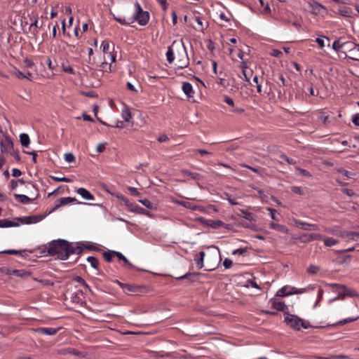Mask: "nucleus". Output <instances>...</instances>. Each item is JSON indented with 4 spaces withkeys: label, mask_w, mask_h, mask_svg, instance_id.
Returning <instances> with one entry per match:
<instances>
[{
    "label": "nucleus",
    "mask_w": 359,
    "mask_h": 359,
    "mask_svg": "<svg viewBox=\"0 0 359 359\" xmlns=\"http://www.w3.org/2000/svg\"><path fill=\"white\" fill-rule=\"evenodd\" d=\"M84 248L93 249L92 246H84L79 243H69L66 240L57 239L41 248V252L46 256H57L61 260H66L71 255H79Z\"/></svg>",
    "instance_id": "obj_1"
},
{
    "label": "nucleus",
    "mask_w": 359,
    "mask_h": 359,
    "mask_svg": "<svg viewBox=\"0 0 359 359\" xmlns=\"http://www.w3.org/2000/svg\"><path fill=\"white\" fill-rule=\"evenodd\" d=\"M285 323L294 330L297 331L300 330L302 327L307 329L309 325H307L304 320L296 315L285 313Z\"/></svg>",
    "instance_id": "obj_2"
},
{
    "label": "nucleus",
    "mask_w": 359,
    "mask_h": 359,
    "mask_svg": "<svg viewBox=\"0 0 359 359\" xmlns=\"http://www.w3.org/2000/svg\"><path fill=\"white\" fill-rule=\"evenodd\" d=\"M149 13L144 11L138 2L135 4V13L132 20H136L140 25H146L149 20Z\"/></svg>",
    "instance_id": "obj_3"
},
{
    "label": "nucleus",
    "mask_w": 359,
    "mask_h": 359,
    "mask_svg": "<svg viewBox=\"0 0 359 359\" xmlns=\"http://www.w3.org/2000/svg\"><path fill=\"white\" fill-rule=\"evenodd\" d=\"M328 286L332 288L333 292H337L338 295L341 297V300L345 297H353L357 296V292L355 290L346 287L344 285L331 283Z\"/></svg>",
    "instance_id": "obj_4"
},
{
    "label": "nucleus",
    "mask_w": 359,
    "mask_h": 359,
    "mask_svg": "<svg viewBox=\"0 0 359 359\" xmlns=\"http://www.w3.org/2000/svg\"><path fill=\"white\" fill-rule=\"evenodd\" d=\"M0 149L2 153H8L14 157L18 156V154L14 151L13 144L11 139L7 136H4L0 139Z\"/></svg>",
    "instance_id": "obj_5"
},
{
    "label": "nucleus",
    "mask_w": 359,
    "mask_h": 359,
    "mask_svg": "<svg viewBox=\"0 0 359 359\" xmlns=\"http://www.w3.org/2000/svg\"><path fill=\"white\" fill-rule=\"evenodd\" d=\"M28 184L30 185L32 187V188L34 189L35 191V193L34 194L33 198H31L29 196L24 195V194H14V197H15V200L22 204L29 203L30 202H32L34 199H36L39 195V189L36 185H34L32 183H29Z\"/></svg>",
    "instance_id": "obj_6"
},
{
    "label": "nucleus",
    "mask_w": 359,
    "mask_h": 359,
    "mask_svg": "<svg viewBox=\"0 0 359 359\" xmlns=\"http://www.w3.org/2000/svg\"><path fill=\"white\" fill-rule=\"evenodd\" d=\"M115 283H116L118 285H119L123 292L127 294H133L136 293L141 292L142 287L140 286H137L135 285H131L128 283H123L120 282L118 280H115L114 281Z\"/></svg>",
    "instance_id": "obj_7"
},
{
    "label": "nucleus",
    "mask_w": 359,
    "mask_h": 359,
    "mask_svg": "<svg viewBox=\"0 0 359 359\" xmlns=\"http://www.w3.org/2000/svg\"><path fill=\"white\" fill-rule=\"evenodd\" d=\"M173 47H176V55L178 59H188L187 48L182 41H174Z\"/></svg>",
    "instance_id": "obj_8"
},
{
    "label": "nucleus",
    "mask_w": 359,
    "mask_h": 359,
    "mask_svg": "<svg viewBox=\"0 0 359 359\" xmlns=\"http://www.w3.org/2000/svg\"><path fill=\"white\" fill-rule=\"evenodd\" d=\"M294 223L297 227L301 228L302 229L305 231H318L320 229L319 226L318 224H309L299 219H294Z\"/></svg>",
    "instance_id": "obj_9"
},
{
    "label": "nucleus",
    "mask_w": 359,
    "mask_h": 359,
    "mask_svg": "<svg viewBox=\"0 0 359 359\" xmlns=\"http://www.w3.org/2000/svg\"><path fill=\"white\" fill-rule=\"evenodd\" d=\"M45 217L46 216L44 215H31L20 218V221L22 223L25 224H36L43 220Z\"/></svg>",
    "instance_id": "obj_10"
},
{
    "label": "nucleus",
    "mask_w": 359,
    "mask_h": 359,
    "mask_svg": "<svg viewBox=\"0 0 359 359\" xmlns=\"http://www.w3.org/2000/svg\"><path fill=\"white\" fill-rule=\"evenodd\" d=\"M352 46V42H341L340 40H335L332 43V48L337 52H341L344 50H348V48H351Z\"/></svg>",
    "instance_id": "obj_11"
},
{
    "label": "nucleus",
    "mask_w": 359,
    "mask_h": 359,
    "mask_svg": "<svg viewBox=\"0 0 359 359\" xmlns=\"http://www.w3.org/2000/svg\"><path fill=\"white\" fill-rule=\"evenodd\" d=\"M117 198L123 201L125 204V205L126 206L127 208V210L130 212H135V213H137V209L139 208V205L134 203H131L129 201L128 199H127L126 198H125L124 196H117Z\"/></svg>",
    "instance_id": "obj_12"
},
{
    "label": "nucleus",
    "mask_w": 359,
    "mask_h": 359,
    "mask_svg": "<svg viewBox=\"0 0 359 359\" xmlns=\"http://www.w3.org/2000/svg\"><path fill=\"white\" fill-rule=\"evenodd\" d=\"M348 55L347 56L353 60L359 61V44L353 43V46L348 49Z\"/></svg>",
    "instance_id": "obj_13"
},
{
    "label": "nucleus",
    "mask_w": 359,
    "mask_h": 359,
    "mask_svg": "<svg viewBox=\"0 0 359 359\" xmlns=\"http://www.w3.org/2000/svg\"><path fill=\"white\" fill-rule=\"evenodd\" d=\"M323 235L320 233H303L300 236V240L304 243L311 242L316 240H321Z\"/></svg>",
    "instance_id": "obj_14"
},
{
    "label": "nucleus",
    "mask_w": 359,
    "mask_h": 359,
    "mask_svg": "<svg viewBox=\"0 0 359 359\" xmlns=\"http://www.w3.org/2000/svg\"><path fill=\"white\" fill-rule=\"evenodd\" d=\"M270 302L271 303L272 308L277 311H284L287 309V305L283 302L274 299H271Z\"/></svg>",
    "instance_id": "obj_15"
},
{
    "label": "nucleus",
    "mask_w": 359,
    "mask_h": 359,
    "mask_svg": "<svg viewBox=\"0 0 359 359\" xmlns=\"http://www.w3.org/2000/svg\"><path fill=\"white\" fill-rule=\"evenodd\" d=\"M0 273H6L8 275H15L16 276H22L24 273L21 270L12 269L5 266L0 268Z\"/></svg>",
    "instance_id": "obj_16"
},
{
    "label": "nucleus",
    "mask_w": 359,
    "mask_h": 359,
    "mask_svg": "<svg viewBox=\"0 0 359 359\" xmlns=\"http://www.w3.org/2000/svg\"><path fill=\"white\" fill-rule=\"evenodd\" d=\"M60 330L59 327L55 328V327H39L37 329V332L39 334H44V335H54L55 334L58 330Z\"/></svg>",
    "instance_id": "obj_17"
},
{
    "label": "nucleus",
    "mask_w": 359,
    "mask_h": 359,
    "mask_svg": "<svg viewBox=\"0 0 359 359\" xmlns=\"http://www.w3.org/2000/svg\"><path fill=\"white\" fill-rule=\"evenodd\" d=\"M201 275L200 273H187L183 276L176 278L177 280L186 279L189 282L193 283L197 280L198 276Z\"/></svg>",
    "instance_id": "obj_18"
},
{
    "label": "nucleus",
    "mask_w": 359,
    "mask_h": 359,
    "mask_svg": "<svg viewBox=\"0 0 359 359\" xmlns=\"http://www.w3.org/2000/svg\"><path fill=\"white\" fill-rule=\"evenodd\" d=\"M76 193L85 200L90 201L94 199V196L85 188L81 187L78 189Z\"/></svg>",
    "instance_id": "obj_19"
},
{
    "label": "nucleus",
    "mask_w": 359,
    "mask_h": 359,
    "mask_svg": "<svg viewBox=\"0 0 359 359\" xmlns=\"http://www.w3.org/2000/svg\"><path fill=\"white\" fill-rule=\"evenodd\" d=\"M294 287L284 286L278 290L276 295L279 297H285L294 294Z\"/></svg>",
    "instance_id": "obj_20"
},
{
    "label": "nucleus",
    "mask_w": 359,
    "mask_h": 359,
    "mask_svg": "<svg viewBox=\"0 0 359 359\" xmlns=\"http://www.w3.org/2000/svg\"><path fill=\"white\" fill-rule=\"evenodd\" d=\"M182 90L188 97H193L194 91L192 85L189 82H184L182 83Z\"/></svg>",
    "instance_id": "obj_21"
},
{
    "label": "nucleus",
    "mask_w": 359,
    "mask_h": 359,
    "mask_svg": "<svg viewBox=\"0 0 359 359\" xmlns=\"http://www.w3.org/2000/svg\"><path fill=\"white\" fill-rule=\"evenodd\" d=\"M176 54V47H173V43L168 48L166 53V57L168 62L171 64L175 60V55Z\"/></svg>",
    "instance_id": "obj_22"
},
{
    "label": "nucleus",
    "mask_w": 359,
    "mask_h": 359,
    "mask_svg": "<svg viewBox=\"0 0 359 359\" xmlns=\"http://www.w3.org/2000/svg\"><path fill=\"white\" fill-rule=\"evenodd\" d=\"M205 256V253L203 251L200 252L197 255H196L194 257V261L196 264V266L198 269H201L204 266L203 260Z\"/></svg>",
    "instance_id": "obj_23"
},
{
    "label": "nucleus",
    "mask_w": 359,
    "mask_h": 359,
    "mask_svg": "<svg viewBox=\"0 0 359 359\" xmlns=\"http://www.w3.org/2000/svg\"><path fill=\"white\" fill-rule=\"evenodd\" d=\"M270 228L284 233H287L289 231L288 229L285 225L275 222L270 224Z\"/></svg>",
    "instance_id": "obj_24"
},
{
    "label": "nucleus",
    "mask_w": 359,
    "mask_h": 359,
    "mask_svg": "<svg viewBox=\"0 0 359 359\" xmlns=\"http://www.w3.org/2000/svg\"><path fill=\"white\" fill-rule=\"evenodd\" d=\"M321 240L323 241L324 245L327 247L336 245L339 243V241L332 237H327L323 235Z\"/></svg>",
    "instance_id": "obj_25"
},
{
    "label": "nucleus",
    "mask_w": 359,
    "mask_h": 359,
    "mask_svg": "<svg viewBox=\"0 0 359 359\" xmlns=\"http://www.w3.org/2000/svg\"><path fill=\"white\" fill-rule=\"evenodd\" d=\"M18 226V224L15 223L9 219H3L0 220V228H8Z\"/></svg>",
    "instance_id": "obj_26"
},
{
    "label": "nucleus",
    "mask_w": 359,
    "mask_h": 359,
    "mask_svg": "<svg viewBox=\"0 0 359 359\" xmlns=\"http://www.w3.org/2000/svg\"><path fill=\"white\" fill-rule=\"evenodd\" d=\"M182 173L185 176H189L191 178L196 180H201L202 179L201 175L197 172H193L191 171H189L187 170H182Z\"/></svg>",
    "instance_id": "obj_27"
},
{
    "label": "nucleus",
    "mask_w": 359,
    "mask_h": 359,
    "mask_svg": "<svg viewBox=\"0 0 359 359\" xmlns=\"http://www.w3.org/2000/svg\"><path fill=\"white\" fill-rule=\"evenodd\" d=\"M20 141L22 147H27L29 144L30 140L29 137L26 133H22L20 135Z\"/></svg>",
    "instance_id": "obj_28"
},
{
    "label": "nucleus",
    "mask_w": 359,
    "mask_h": 359,
    "mask_svg": "<svg viewBox=\"0 0 359 359\" xmlns=\"http://www.w3.org/2000/svg\"><path fill=\"white\" fill-rule=\"evenodd\" d=\"M122 118L127 122H128L132 118L130 110L128 107H125L121 112Z\"/></svg>",
    "instance_id": "obj_29"
},
{
    "label": "nucleus",
    "mask_w": 359,
    "mask_h": 359,
    "mask_svg": "<svg viewBox=\"0 0 359 359\" xmlns=\"http://www.w3.org/2000/svg\"><path fill=\"white\" fill-rule=\"evenodd\" d=\"M355 233V232L354 231L348 232V231H338L339 235H337V236H339V237H343V238L346 237V238H348L352 240H356L355 235H351V233Z\"/></svg>",
    "instance_id": "obj_30"
},
{
    "label": "nucleus",
    "mask_w": 359,
    "mask_h": 359,
    "mask_svg": "<svg viewBox=\"0 0 359 359\" xmlns=\"http://www.w3.org/2000/svg\"><path fill=\"white\" fill-rule=\"evenodd\" d=\"M189 64V58L188 59H178L177 68L182 69L188 67Z\"/></svg>",
    "instance_id": "obj_31"
},
{
    "label": "nucleus",
    "mask_w": 359,
    "mask_h": 359,
    "mask_svg": "<svg viewBox=\"0 0 359 359\" xmlns=\"http://www.w3.org/2000/svg\"><path fill=\"white\" fill-rule=\"evenodd\" d=\"M207 224L212 228H218L224 226V222L221 220H208Z\"/></svg>",
    "instance_id": "obj_32"
},
{
    "label": "nucleus",
    "mask_w": 359,
    "mask_h": 359,
    "mask_svg": "<svg viewBox=\"0 0 359 359\" xmlns=\"http://www.w3.org/2000/svg\"><path fill=\"white\" fill-rule=\"evenodd\" d=\"M87 261L93 268L98 269L99 260L95 257L90 256L87 258Z\"/></svg>",
    "instance_id": "obj_33"
},
{
    "label": "nucleus",
    "mask_w": 359,
    "mask_h": 359,
    "mask_svg": "<svg viewBox=\"0 0 359 359\" xmlns=\"http://www.w3.org/2000/svg\"><path fill=\"white\" fill-rule=\"evenodd\" d=\"M115 256H116L120 260H123L130 267H133V265L129 262V260L121 252H114Z\"/></svg>",
    "instance_id": "obj_34"
},
{
    "label": "nucleus",
    "mask_w": 359,
    "mask_h": 359,
    "mask_svg": "<svg viewBox=\"0 0 359 359\" xmlns=\"http://www.w3.org/2000/svg\"><path fill=\"white\" fill-rule=\"evenodd\" d=\"M62 69L64 72L71 74H75L74 69L71 67V65L68 63H62Z\"/></svg>",
    "instance_id": "obj_35"
},
{
    "label": "nucleus",
    "mask_w": 359,
    "mask_h": 359,
    "mask_svg": "<svg viewBox=\"0 0 359 359\" xmlns=\"http://www.w3.org/2000/svg\"><path fill=\"white\" fill-rule=\"evenodd\" d=\"M114 252V251H105L103 252V257L106 262H111L112 261L113 256L115 255Z\"/></svg>",
    "instance_id": "obj_36"
},
{
    "label": "nucleus",
    "mask_w": 359,
    "mask_h": 359,
    "mask_svg": "<svg viewBox=\"0 0 359 359\" xmlns=\"http://www.w3.org/2000/svg\"><path fill=\"white\" fill-rule=\"evenodd\" d=\"M60 205H62V206L66 205L69 203H71L76 201V199L75 198H72V197L60 198Z\"/></svg>",
    "instance_id": "obj_37"
},
{
    "label": "nucleus",
    "mask_w": 359,
    "mask_h": 359,
    "mask_svg": "<svg viewBox=\"0 0 359 359\" xmlns=\"http://www.w3.org/2000/svg\"><path fill=\"white\" fill-rule=\"evenodd\" d=\"M336 172L342 174L346 178H351L353 176V174L352 172H350L344 168L336 169Z\"/></svg>",
    "instance_id": "obj_38"
},
{
    "label": "nucleus",
    "mask_w": 359,
    "mask_h": 359,
    "mask_svg": "<svg viewBox=\"0 0 359 359\" xmlns=\"http://www.w3.org/2000/svg\"><path fill=\"white\" fill-rule=\"evenodd\" d=\"M241 212L243 215L242 217L243 218H245V219L249 220L250 222L255 220L252 213L245 211V210H242Z\"/></svg>",
    "instance_id": "obj_39"
},
{
    "label": "nucleus",
    "mask_w": 359,
    "mask_h": 359,
    "mask_svg": "<svg viewBox=\"0 0 359 359\" xmlns=\"http://www.w3.org/2000/svg\"><path fill=\"white\" fill-rule=\"evenodd\" d=\"M179 203L187 208H189V209H191L193 210H198V206L193 205L189 202L181 201V202H179Z\"/></svg>",
    "instance_id": "obj_40"
},
{
    "label": "nucleus",
    "mask_w": 359,
    "mask_h": 359,
    "mask_svg": "<svg viewBox=\"0 0 359 359\" xmlns=\"http://www.w3.org/2000/svg\"><path fill=\"white\" fill-rule=\"evenodd\" d=\"M114 19L121 25H130L134 22V20H132L131 18H130L128 20H126L125 18L115 17Z\"/></svg>",
    "instance_id": "obj_41"
},
{
    "label": "nucleus",
    "mask_w": 359,
    "mask_h": 359,
    "mask_svg": "<svg viewBox=\"0 0 359 359\" xmlns=\"http://www.w3.org/2000/svg\"><path fill=\"white\" fill-rule=\"evenodd\" d=\"M11 74L19 79H25V74L22 73V72H20L19 69H18L16 68L14 69V70L11 72Z\"/></svg>",
    "instance_id": "obj_42"
},
{
    "label": "nucleus",
    "mask_w": 359,
    "mask_h": 359,
    "mask_svg": "<svg viewBox=\"0 0 359 359\" xmlns=\"http://www.w3.org/2000/svg\"><path fill=\"white\" fill-rule=\"evenodd\" d=\"M64 158L67 163H73L75 161V156L72 153H66L64 156Z\"/></svg>",
    "instance_id": "obj_43"
},
{
    "label": "nucleus",
    "mask_w": 359,
    "mask_h": 359,
    "mask_svg": "<svg viewBox=\"0 0 359 359\" xmlns=\"http://www.w3.org/2000/svg\"><path fill=\"white\" fill-rule=\"evenodd\" d=\"M139 202L140 203H142V205H144L146 208H147L149 209H153L154 208L153 204L148 199H146V198L145 199H140V200H139Z\"/></svg>",
    "instance_id": "obj_44"
},
{
    "label": "nucleus",
    "mask_w": 359,
    "mask_h": 359,
    "mask_svg": "<svg viewBox=\"0 0 359 359\" xmlns=\"http://www.w3.org/2000/svg\"><path fill=\"white\" fill-rule=\"evenodd\" d=\"M319 270V266L316 265H310L307 269V272L310 274H316Z\"/></svg>",
    "instance_id": "obj_45"
},
{
    "label": "nucleus",
    "mask_w": 359,
    "mask_h": 359,
    "mask_svg": "<svg viewBox=\"0 0 359 359\" xmlns=\"http://www.w3.org/2000/svg\"><path fill=\"white\" fill-rule=\"evenodd\" d=\"M280 157L281 159H283L290 165H294L296 163L295 160H294L293 158H290L285 154H281Z\"/></svg>",
    "instance_id": "obj_46"
},
{
    "label": "nucleus",
    "mask_w": 359,
    "mask_h": 359,
    "mask_svg": "<svg viewBox=\"0 0 359 359\" xmlns=\"http://www.w3.org/2000/svg\"><path fill=\"white\" fill-rule=\"evenodd\" d=\"M74 280L76 281L81 285H83L86 288H88V285L86 284V281L83 278L80 276H76L74 278Z\"/></svg>",
    "instance_id": "obj_47"
},
{
    "label": "nucleus",
    "mask_w": 359,
    "mask_h": 359,
    "mask_svg": "<svg viewBox=\"0 0 359 359\" xmlns=\"http://www.w3.org/2000/svg\"><path fill=\"white\" fill-rule=\"evenodd\" d=\"M51 178L55 180V182H70L71 180L69 178L62 177H58L55 176H51Z\"/></svg>",
    "instance_id": "obj_48"
},
{
    "label": "nucleus",
    "mask_w": 359,
    "mask_h": 359,
    "mask_svg": "<svg viewBox=\"0 0 359 359\" xmlns=\"http://www.w3.org/2000/svg\"><path fill=\"white\" fill-rule=\"evenodd\" d=\"M137 214L144 215L149 217H151V214L147 210L144 209L143 208L139 206L137 209Z\"/></svg>",
    "instance_id": "obj_49"
},
{
    "label": "nucleus",
    "mask_w": 359,
    "mask_h": 359,
    "mask_svg": "<svg viewBox=\"0 0 359 359\" xmlns=\"http://www.w3.org/2000/svg\"><path fill=\"white\" fill-rule=\"evenodd\" d=\"M247 252V248H238L233 251L232 254L239 255H243Z\"/></svg>",
    "instance_id": "obj_50"
},
{
    "label": "nucleus",
    "mask_w": 359,
    "mask_h": 359,
    "mask_svg": "<svg viewBox=\"0 0 359 359\" xmlns=\"http://www.w3.org/2000/svg\"><path fill=\"white\" fill-rule=\"evenodd\" d=\"M358 318V316L354 317V318H347L343 320H341L338 323L339 325H344L347 323L353 322Z\"/></svg>",
    "instance_id": "obj_51"
},
{
    "label": "nucleus",
    "mask_w": 359,
    "mask_h": 359,
    "mask_svg": "<svg viewBox=\"0 0 359 359\" xmlns=\"http://www.w3.org/2000/svg\"><path fill=\"white\" fill-rule=\"evenodd\" d=\"M102 51L106 53H107V51L109 50V42L107 41H103L102 42Z\"/></svg>",
    "instance_id": "obj_52"
},
{
    "label": "nucleus",
    "mask_w": 359,
    "mask_h": 359,
    "mask_svg": "<svg viewBox=\"0 0 359 359\" xmlns=\"http://www.w3.org/2000/svg\"><path fill=\"white\" fill-rule=\"evenodd\" d=\"M324 36L318 37L316 39V43L319 45V46L322 48L325 47V41Z\"/></svg>",
    "instance_id": "obj_53"
},
{
    "label": "nucleus",
    "mask_w": 359,
    "mask_h": 359,
    "mask_svg": "<svg viewBox=\"0 0 359 359\" xmlns=\"http://www.w3.org/2000/svg\"><path fill=\"white\" fill-rule=\"evenodd\" d=\"M232 265V261L228 258H226L223 262V266L225 269H229Z\"/></svg>",
    "instance_id": "obj_54"
},
{
    "label": "nucleus",
    "mask_w": 359,
    "mask_h": 359,
    "mask_svg": "<svg viewBox=\"0 0 359 359\" xmlns=\"http://www.w3.org/2000/svg\"><path fill=\"white\" fill-rule=\"evenodd\" d=\"M128 190L129 191V192L133 195V196H139L140 195V192L138 191V190L135 188V187H128Z\"/></svg>",
    "instance_id": "obj_55"
},
{
    "label": "nucleus",
    "mask_w": 359,
    "mask_h": 359,
    "mask_svg": "<svg viewBox=\"0 0 359 359\" xmlns=\"http://www.w3.org/2000/svg\"><path fill=\"white\" fill-rule=\"evenodd\" d=\"M297 171H298V174H299V175H302L306 176V177H311L310 172L309 171H307L306 170L298 168Z\"/></svg>",
    "instance_id": "obj_56"
},
{
    "label": "nucleus",
    "mask_w": 359,
    "mask_h": 359,
    "mask_svg": "<svg viewBox=\"0 0 359 359\" xmlns=\"http://www.w3.org/2000/svg\"><path fill=\"white\" fill-rule=\"evenodd\" d=\"M224 101L229 105L231 106V107H233L234 105V102L232 98H231L230 97H228V96H224Z\"/></svg>",
    "instance_id": "obj_57"
},
{
    "label": "nucleus",
    "mask_w": 359,
    "mask_h": 359,
    "mask_svg": "<svg viewBox=\"0 0 359 359\" xmlns=\"http://www.w3.org/2000/svg\"><path fill=\"white\" fill-rule=\"evenodd\" d=\"M267 210L271 212V217L273 220H278V219L276 217L275 213L276 212V210L275 209L268 208Z\"/></svg>",
    "instance_id": "obj_58"
},
{
    "label": "nucleus",
    "mask_w": 359,
    "mask_h": 359,
    "mask_svg": "<svg viewBox=\"0 0 359 359\" xmlns=\"http://www.w3.org/2000/svg\"><path fill=\"white\" fill-rule=\"evenodd\" d=\"M105 149V144L104 143H100L96 147V151L99 153L103 152Z\"/></svg>",
    "instance_id": "obj_59"
},
{
    "label": "nucleus",
    "mask_w": 359,
    "mask_h": 359,
    "mask_svg": "<svg viewBox=\"0 0 359 359\" xmlns=\"http://www.w3.org/2000/svg\"><path fill=\"white\" fill-rule=\"evenodd\" d=\"M61 206H62V205H60V199L57 200L55 201V207L51 210L49 211V214L52 213L53 212H54L55 210H56L57 209L60 208Z\"/></svg>",
    "instance_id": "obj_60"
},
{
    "label": "nucleus",
    "mask_w": 359,
    "mask_h": 359,
    "mask_svg": "<svg viewBox=\"0 0 359 359\" xmlns=\"http://www.w3.org/2000/svg\"><path fill=\"white\" fill-rule=\"evenodd\" d=\"M22 175V172L18 168H13L12 170V175L13 177H19Z\"/></svg>",
    "instance_id": "obj_61"
},
{
    "label": "nucleus",
    "mask_w": 359,
    "mask_h": 359,
    "mask_svg": "<svg viewBox=\"0 0 359 359\" xmlns=\"http://www.w3.org/2000/svg\"><path fill=\"white\" fill-rule=\"evenodd\" d=\"M320 8H325L320 4L315 3V4L313 5V10H314L313 11L316 13H319Z\"/></svg>",
    "instance_id": "obj_62"
},
{
    "label": "nucleus",
    "mask_w": 359,
    "mask_h": 359,
    "mask_svg": "<svg viewBox=\"0 0 359 359\" xmlns=\"http://www.w3.org/2000/svg\"><path fill=\"white\" fill-rule=\"evenodd\" d=\"M325 231L332 235H334V236L339 235L338 231L333 229L327 228V229H325Z\"/></svg>",
    "instance_id": "obj_63"
},
{
    "label": "nucleus",
    "mask_w": 359,
    "mask_h": 359,
    "mask_svg": "<svg viewBox=\"0 0 359 359\" xmlns=\"http://www.w3.org/2000/svg\"><path fill=\"white\" fill-rule=\"evenodd\" d=\"M353 124L359 126V114H356L352 118Z\"/></svg>",
    "instance_id": "obj_64"
}]
</instances>
